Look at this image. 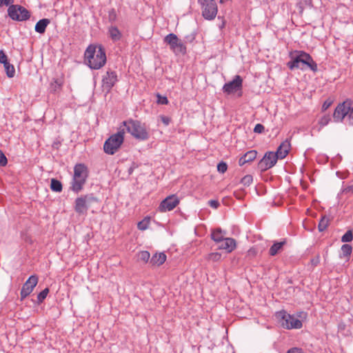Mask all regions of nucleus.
Returning <instances> with one entry per match:
<instances>
[{"label": "nucleus", "instance_id": "nucleus-47", "mask_svg": "<svg viewBox=\"0 0 353 353\" xmlns=\"http://www.w3.org/2000/svg\"><path fill=\"white\" fill-rule=\"evenodd\" d=\"M287 353H303L301 349L298 347H293L290 349Z\"/></svg>", "mask_w": 353, "mask_h": 353}, {"label": "nucleus", "instance_id": "nucleus-16", "mask_svg": "<svg viewBox=\"0 0 353 353\" xmlns=\"http://www.w3.org/2000/svg\"><path fill=\"white\" fill-rule=\"evenodd\" d=\"M242 78L239 75H236L232 81L223 85V90L228 94H232L242 88Z\"/></svg>", "mask_w": 353, "mask_h": 353}, {"label": "nucleus", "instance_id": "nucleus-35", "mask_svg": "<svg viewBox=\"0 0 353 353\" xmlns=\"http://www.w3.org/2000/svg\"><path fill=\"white\" fill-rule=\"evenodd\" d=\"M221 257V254L218 252L210 253L208 256V259L212 261H218Z\"/></svg>", "mask_w": 353, "mask_h": 353}, {"label": "nucleus", "instance_id": "nucleus-48", "mask_svg": "<svg viewBox=\"0 0 353 353\" xmlns=\"http://www.w3.org/2000/svg\"><path fill=\"white\" fill-rule=\"evenodd\" d=\"M249 161L247 160V159L245 157V155L242 156L239 160V164L241 166L243 165L245 163H248Z\"/></svg>", "mask_w": 353, "mask_h": 353}, {"label": "nucleus", "instance_id": "nucleus-31", "mask_svg": "<svg viewBox=\"0 0 353 353\" xmlns=\"http://www.w3.org/2000/svg\"><path fill=\"white\" fill-rule=\"evenodd\" d=\"M245 157L249 162L254 161L257 155V152L256 150H250L244 154Z\"/></svg>", "mask_w": 353, "mask_h": 353}, {"label": "nucleus", "instance_id": "nucleus-20", "mask_svg": "<svg viewBox=\"0 0 353 353\" xmlns=\"http://www.w3.org/2000/svg\"><path fill=\"white\" fill-rule=\"evenodd\" d=\"M286 243L287 241L285 239L280 242L274 243L269 250V254L272 256L276 255L283 250V247L286 244Z\"/></svg>", "mask_w": 353, "mask_h": 353}, {"label": "nucleus", "instance_id": "nucleus-39", "mask_svg": "<svg viewBox=\"0 0 353 353\" xmlns=\"http://www.w3.org/2000/svg\"><path fill=\"white\" fill-rule=\"evenodd\" d=\"M61 83L59 82L58 80H55L51 83L50 88L52 91L56 92L57 90L61 88Z\"/></svg>", "mask_w": 353, "mask_h": 353}, {"label": "nucleus", "instance_id": "nucleus-7", "mask_svg": "<svg viewBox=\"0 0 353 353\" xmlns=\"http://www.w3.org/2000/svg\"><path fill=\"white\" fill-rule=\"evenodd\" d=\"M8 16L14 21H24L30 17V12L20 5H10L8 8Z\"/></svg>", "mask_w": 353, "mask_h": 353}, {"label": "nucleus", "instance_id": "nucleus-51", "mask_svg": "<svg viewBox=\"0 0 353 353\" xmlns=\"http://www.w3.org/2000/svg\"><path fill=\"white\" fill-rule=\"evenodd\" d=\"M312 263L316 265L319 263V259H317L316 260L312 259Z\"/></svg>", "mask_w": 353, "mask_h": 353}, {"label": "nucleus", "instance_id": "nucleus-9", "mask_svg": "<svg viewBox=\"0 0 353 353\" xmlns=\"http://www.w3.org/2000/svg\"><path fill=\"white\" fill-rule=\"evenodd\" d=\"M97 199L92 194H86L78 197L75 200L74 210L79 214H86L89 205Z\"/></svg>", "mask_w": 353, "mask_h": 353}, {"label": "nucleus", "instance_id": "nucleus-25", "mask_svg": "<svg viewBox=\"0 0 353 353\" xmlns=\"http://www.w3.org/2000/svg\"><path fill=\"white\" fill-rule=\"evenodd\" d=\"M330 221V218L325 215H324L321 217V219L319 223V225H318V229H319V232H323L327 229V228L329 225Z\"/></svg>", "mask_w": 353, "mask_h": 353}, {"label": "nucleus", "instance_id": "nucleus-36", "mask_svg": "<svg viewBox=\"0 0 353 353\" xmlns=\"http://www.w3.org/2000/svg\"><path fill=\"white\" fill-rule=\"evenodd\" d=\"M125 132H127L126 126H125L122 123L119 128L118 132L114 134H119V137L118 138L121 137L122 139H124V134Z\"/></svg>", "mask_w": 353, "mask_h": 353}, {"label": "nucleus", "instance_id": "nucleus-28", "mask_svg": "<svg viewBox=\"0 0 353 353\" xmlns=\"http://www.w3.org/2000/svg\"><path fill=\"white\" fill-rule=\"evenodd\" d=\"M150 254L148 251H141L138 254V259L143 262H148L150 259Z\"/></svg>", "mask_w": 353, "mask_h": 353}, {"label": "nucleus", "instance_id": "nucleus-38", "mask_svg": "<svg viewBox=\"0 0 353 353\" xmlns=\"http://www.w3.org/2000/svg\"><path fill=\"white\" fill-rule=\"evenodd\" d=\"M157 103L159 104L165 105L168 103V100L166 97H163L160 94H157Z\"/></svg>", "mask_w": 353, "mask_h": 353}, {"label": "nucleus", "instance_id": "nucleus-19", "mask_svg": "<svg viewBox=\"0 0 353 353\" xmlns=\"http://www.w3.org/2000/svg\"><path fill=\"white\" fill-rule=\"evenodd\" d=\"M219 249L227 250L231 252L236 248V241L232 238H225L219 246Z\"/></svg>", "mask_w": 353, "mask_h": 353}, {"label": "nucleus", "instance_id": "nucleus-32", "mask_svg": "<svg viewBox=\"0 0 353 353\" xmlns=\"http://www.w3.org/2000/svg\"><path fill=\"white\" fill-rule=\"evenodd\" d=\"M353 239V234L351 230L347 231L341 237V241L344 243L351 242Z\"/></svg>", "mask_w": 353, "mask_h": 353}, {"label": "nucleus", "instance_id": "nucleus-10", "mask_svg": "<svg viewBox=\"0 0 353 353\" xmlns=\"http://www.w3.org/2000/svg\"><path fill=\"white\" fill-rule=\"evenodd\" d=\"M119 137V134H112L105 141L103 150L106 154H114L119 149L123 139Z\"/></svg>", "mask_w": 353, "mask_h": 353}, {"label": "nucleus", "instance_id": "nucleus-33", "mask_svg": "<svg viewBox=\"0 0 353 353\" xmlns=\"http://www.w3.org/2000/svg\"><path fill=\"white\" fill-rule=\"evenodd\" d=\"M330 120H331V118L329 114L324 115L319 119V124L320 125L321 128H323V127L327 125L329 123V122L330 121Z\"/></svg>", "mask_w": 353, "mask_h": 353}, {"label": "nucleus", "instance_id": "nucleus-6", "mask_svg": "<svg viewBox=\"0 0 353 353\" xmlns=\"http://www.w3.org/2000/svg\"><path fill=\"white\" fill-rule=\"evenodd\" d=\"M201 6L202 16L207 20L214 19L218 12L216 3L214 0H198Z\"/></svg>", "mask_w": 353, "mask_h": 353}, {"label": "nucleus", "instance_id": "nucleus-37", "mask_svg": "<svg viewBox=\"0 0 353 353\" xmlns=\"http://www.w3.org/2000/svg\"><path fill=\"white\" fill-rule=\"evenodd\" d=\"M228 169V165L225 162H220L217 165V170L221 173H224Z\"/></svg>", "mask_w": 353, "mask_h": 353}, {"label": "nucleus", "instance_id": "nucleus-18", "mask_svg": "<svg viewBox=\"0 0 353 353\" xmlns=\"http://www.w3.org/2000/svg\"><path fill=\"white\" fill-rule=\"evenodd\" d=\"M290 149V143L286 139L281 143L275 153L278 155L279 159H283L288 155Z\"/></svg>", "mask_w": 353, "mask_h": 353}, {"label": "nucleus", "instance_id": "nucleus-4", "mask_svg": "<svg viewBox=\"0 0 353 353\" xmlns=\"http://www.w3.org/2000/svg\"><path fill=\"white\" fill-rule=\"evenodd\" d=\"M87 177V168L83 164H77L74 168L71 190L76 193L79 192L83 189Z\"/></svg>", "mask_w": 353, "mask_h": 353}, {"label": "nucleus", "instance_id": "nucleus-50", "mask_svg": "<svg viewBox=\"0 0 353 353\" xmlns=\"http://www.w3.org/2000/svg\"><path fill=\"white\" fill-rule=\"evenodd\" d=\"M345 192H353V184H352V185H351L347 186V187L345 189Z\"/></svg>", "mask_w": 353, "mask_h": 353}, {"label": "nucleus", "instance_id": "nucleus-24", "mask_svg": "<svg viewBox=\"0 0 353 353\" xmlns=\"http://www.w3.org/2000/svg\"><path fill=\"white\" fill-rule=\"evenodd\" d=\"M225 232L223 231L221 228H216L212 231L211 237L213 241L220 243L225 239Z\"/></svg>", "mask_w": 353, "mask_h": 353}, {"label": "nucleus", "instance_id": "nucleus-22", "mask_svg": "<svg viewBox=\"0 0 353 353\" xmlns=\"http://www.w3.org/2000/svg\"><path fill=\"white\" fill-rule=\"evenodd\" d=\"M166 260V255L164 253H156L150 259V263L152 265L159 266Z\"/></svg>", "mask_w": 353, "mask_h": 353}, {"label": "nucleus", "instance_id": "nucleus-27", "mask_svg": "<svg viewBox=\"0 0 353 353\" xmlns=\"http://www.w3.org/2000/svg\"><path fill=\"white\" fill-rule=\"evenodd\" d=\"M352 251V247L348 244H344L341 247V252L343 256H348L351 254ZM342 257V256H341Z\"/></svg>", "mask_w": 353, "mask_h": 353}, {"label": "nucleus", "instance_id": "nucleus-43", "mask_svg": "<svg viewBox=\"0 0 353 353\" xmlns=\"http://www.w3.org/2000/svg\"><path fill=\"white\" fill-rule=\"evenodd\" d=\"M137 227L140 230H145L148 228V223L144 221H140L139 222Z\"/></svg>", "mask_w": 353, "mask_h": 353}, {"label": "nucleus", "instance_id": "nucleus-40", "mask_svg": "<svg viewBox=\"0 0 353 353\" xmlns=\"http://www.w3.org/2000/svg\"><path fill=\"white\" fill-rule=\"evenodd\" d=\"M8 163V160L5 154L0 150V165L5 166Z\"/></svg>", "mask_w": 353, "mask_h": 353}, {"label": "nucleus", "instance_id": "nucleus-13", "mask_svg": "<svg viewBox=\"0 0 353 353\" xmlns=\"http://www.w3.org/2000/svg\"><path fill=\"white\" fill-rule=\"evenodd\" d=\"M38 283V276L37 275L30 276L28 279L23 285L21 290L20 295L21 299H24L29 296L33 291L34 287Z\"/></svg>", "mask_w": 353, "mask_h": 353}, {"label": "nucleus", "instance_id": "nucleus-30", "mask_svg": "<svg viewBox=\"0 0 353 353\" xmlns=\"http://www.w3.org/2000/svg\"><path fill=\"white\" fill-rule=\"evenodd\" d=\"M252 181L253 177L250 174L244 176L241 180V183L245 186H250Z\"/></svg>", "mask_w": 353, "mask_h": 353}, {"label": "nucleus", "instance_id": "nucleus-14", "mask_svg": "<svg viewBox=\"0 0 353 353\" xmlns=\"http://www.w3.org/2000/svg\"><path fill=\"white\" fill-rule=\"evenodd\" d=\"M349 103L350 101H346L339 103L334 110L333 119L335 122H341L348 113Z\"/></svg>", "mask_w": 353, "mask_h": 353}, {"label": "nucleus", "instance_id": "nucleus-49", "mask_svg": "<svg viewBox=\"0 0 353 353\" xmlns=\"http://www.w3.org/2000/svg\"><path fill=\"white\" fill-rule=\"evenodd\" d=\"M109 19L110 21H114L116 19V13L114 10H112V12H110Z\"/></svg>", "mask_w": 353, "mask_h": 353}, {"label": "nucleus", "instance_id": "nucleus-8", "mask_svg": "<svg viewBox=\"0 0 353 353\" xmlns=\"http://www.w3.org/2000/svg\"><path fill=\"white\" fill-rule=\"evenodd\" d=\"M163 40L165 43L169 45L170 49L175 54H185L186 53L185 46L175 34H168Z\"/></svg>", "mask_w": 353, "mask_h": 353}, {"label": "nucleus", "instance_id": "nucleus-12", "mask_svg": "<svg viewBox=\"0 0 353 353\" xmlns=\"http://www.w3.org/2000/svg\"><path fill=\"white\" fill-rule=\"evenodd\" d=\"M118 81V77L116 72L108 70L103 76L102 87L104 90L109 92Z\"/></svg>", "mask_w": 353, "mask_h": 353}, {"label": "nucleus", "instance_id": "nucleus-42", "mask_svg": "<svg viewBox=\"0 0 353 353\" xmlns=\"http://www.w3.org/2000/svg\"><path fill=\"white\" fill-rule=\"evenodd\" d=\"M208 204L211 208L214 209H217L220 205L217 200H210L208 201Z\"/></svg>", "mask_w": 353, "mask_h": 353}, {"label": "nucleus", "instance_id": "nucleus-52", "mask_svg": "<svg viewBox=\"0 0 353 353\" xmlns=\"http://www.w3.org/2000/svg\"><path fill=\"white\" fill-rule=\"evenodd\" d=\"M220 1L222 3L223 1V0H220Z\"/></svg>", "mask_w": 353, "mask_h": 353}, {"label": "nucleus", "instance_id": "nucleus-44", "mask_svg": "<svg viewBox=\"0 0 353 353\" xmlns=\"http://www.w3.org/2000/svg\"><path fill=\"white\" fill-rule=\"evenodd\" d=\"M161 121L165 125H168L170 123V118L164 115L160 116Z\"/></svg>", "mask_w": 353, "mask_h": 353}, {"label": "nucleus", "instance_id": "nucleus-26", "mask_svg": "<svg viewBox=\"0 0 353 353\" xmlns=\"http://www.w3.org/2000/svg\"><path fill=\"white\" fill-rule=\"evenodd\" d=\"M50 188L54 192H60L62 190V184L59 180L52 179L50 181Z\"/></svg>", "mask_w": 353, "mask_h": 353}, {"label": "nucleus", "instance_id": "nucleus-1", "mask_svg": "<svg viewBox=\"0 0 353 353\" xmlns=\"http://www.w3.org/2000/svg\"><path fill=\"white\" fill-rule=\"evenodd\" d=\"M295 55L291 54L292 60L288 62L287 65L290 70L310 68L313 72L317 71V64L312 57L304 51H295Z\"/></svg>", "mask_w": 353, "mask_h": 353}, {"label": "nucleus", "instance_id": "nucleus-2", "mask_svg": "<svg viewBox=\"0 0 353 353\" xmlns=\"http://www.w3.org/2000/svg\"><path fill=\"white\" fill-rule=\"evenodd\" d=\"M84 57L91 69L99 70L106 63L105 52L101 46L96 47L90 45L85 50Z\"/></svg>", "mask_w": 353, "mask_h": 353}, {"label": "nucleus", "instance_id": "nucleus-41", "mask_svg": "<svg viewBox=\"0 0 353 353\" xmlns=\"http://www.w3.org/2000/svg\"><path fill=\"white\" fill-rule=\"evenodd\" d=\"M264 129L265 128L262 124L258 123L255 125L254 128V132L255 133H262L264 131Z\"/></svg>", "mask_w": 353, "mask_h": 353}, {"label": "nucleus", "instance_id": "nucleus-5", "mask_svg": "<svg viewBox=\"0 0 353 353\" xmlns=\"http://www.w3.org/2000/svg\"><path fill=\"white\" fill-rule=\"evenodd\" d=\"M276 315L283 328L290 330L299 329L302 327V322L299 319L284 310L277 312Z\"/></svg>", "mask_w": 353, "mask_h": 353}, {"label": "nucleus", "instance_id": "nucleus-17", "mask_svg": "<svg viewBox=\"0 0 353 353\" xmlns=\"http://www.w3.org/2000/svg\"><path fill=\"white\" fill-rule=\"evenodd\" d=\"M0 63L3 64L7 76L9 78L13 77L15 74V69L13 65L8 62L7 55L3 50H0Z\"/></svg>", "mask_w": 353, "mask_h": 353}, {"label": "nucleus", "instance_id": "nucleus-15", "mask_svg": "<svg viewBox=\"0 0 353 353\" xmlns=\"http://www.w3.org/2000/svg\"><path fill=\"white\" fill-rule=\"evenodd\" d=\"M179 203V200L178 197L175 195H171L166 197L164 200H163L159 206V210L160 212H166L172 210Z\"/></svg>", "mask_w": 353, "mask_h": 353}, {"label": "nucleus", "instance_id": "nucleus-21", "mask_svg": "<svg viewBox=\"0 0 353 353\" xmlns=\"http://www.w3.org/2000/svg\"><path fill=\"white\" fill-rule=\"evenodd\" d=\"M108 34L110 39L114 41L117 42L121 40L122 34L117 27L111 26L108 28Z\"/></svg>", "mask_w": 353, "mask_h": 353}, {"label": "nucleus", "instance_id": "nucleus-29", "mask_svg": "<svg viewBox=\"0 0 353 353\" xmlns=\"http://www.w3.org/2000/svg\"><path fill=\"white\" fill-rule=\"evenodd\" d=\"M49 293V289L48 288L43 290L37 296V301L39 303H42L44 299L46 298L48 294Z\"/></svg>", "mask_w": 353, "mask_h": 353}, {"label": "nucleus", "instance_id": "nucleus-45", "mask_svg": "<svg viewBox=\"0 0 353 353\" xmlns=\"http://www.w3.org/2000/svg\"><path fill=\"white\" fill-rule=\"evenodd\" d=\"M13 3L14 0H0V7L3 6H10V5H12Z\"/></svg>", "mask_w": 353, "mask_h": 353}, {"label": "nucleus", "instance_id": "nucleus-46", "mask_svg": "<svg viewBox=\"0 0 353 353\" xmlns=\"http://www.w3.org/2000/svg\"><path fill=\"white\" fill-rule=\"evenodd\" d=\"M332 104V101H329V100H326L323 105H322V110L323 111H325Z\"/></svg>", "mask_w": 353, "mask_h": 353}, {"label": "nucleus", "instance_id": "nucleus-34", "mask_svg": "<svg viewBox=\"0 0 353 353\" xmlns=\"http://www.w3.org/2000/svg\"><path fill=\"white\" fill-rule=\"evenodd\" d=\"M349 110L348 113L347 114V121H348L349 125H353V107L351 108V102L349 103Z\"/></svg>", "mask_w": 353, "mask_h": 353}, {"label": "nucleus", "instance_id": "nucleus-11", "mask_svg": "<svg viewBox=\"0 0 353 353\" xmlns=\"http://www.w3.org/2000/svg\"><path fill=\"white\" fill-rule=\"evenodd\" d=\"M278 159L275 152H267L259 162L258 167L261 171H266L276 163Z\"/></svg>", "mask_w": 353, "mask_h": 353}, {"label": "nucleus", "instance_id": "nucleus-3", "mask_svg": "<svg viewBox=\"0 0 353 353\" xmlns=\"http://www.w3.org/2000/svg\"><path fill=\"white\" fill-rule=\"evenodd\" d=\"M123 124L126 126L127 132L135 139L144 141L149 138V133L144 123H141V121L130 119L123 121Z\"/></svg>", "mask_w": 353, "mask_h": 353}, {"label": "nucleus", "instance_id": "nucleus-23", "mask_svg": "<svg viewBox=\"0 0 353 353\" xmlns=\"http://www.w3.org/2000/svg\"><path fill=\"white\" fill-rule=\"evenodd\" d=\"M50 22V21L48 19H42L39 20L35 25V31L38 33L43 34Z\"/></svg>", "mask_w": 353, "mask_h": 353}]
</instances>
